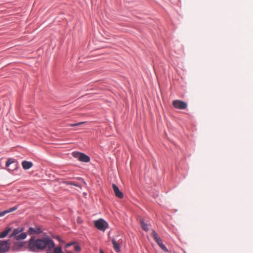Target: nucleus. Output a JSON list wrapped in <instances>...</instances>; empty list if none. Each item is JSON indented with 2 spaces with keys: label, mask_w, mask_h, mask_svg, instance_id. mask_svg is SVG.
<instances>
[{
  "label": "nucleus",
  "mask_w": 253,
  "mask_h": 253,
  "mask_svg": "<svg viewBox=\"0 0 253 253\" xmlns=\"http://www.w3.org/2000/svg\"><path fill=\"white\" fill-rule=\"evenodd\" d=\"M14 163V161L11 159H9L6 162L5 166L7 168L8 170H11L10 168H9V166Z\"/></svg>",
  "instance_id": "obj_16"
},
{
  "label": "nucleus",
  "mask_w": 253,
  "mask_h": 253,
  "mask_svg": "<svg viewBox=\"0 0 253 253\" xmlns=\"http://www.w3.org/2000/svg\"><path fill=\"white\" fill-rule=\"evenodd\" d=\"M17 208H18L17 206H15V207H13L9 209V210H5L3 211L0 212V217L4 216V215H5L7 213H8L11 212L15 211V210H16L17 209Z\"/></svg>",
  "instance_id": "obj_11"
},
{
  "label": "nucleus",
  "mask_w": 253,
  "mask_h": 253,
  "mask_svg": "<svg viewBox=\"0 0 253 253\" xmlns=\"http://www.w3.org/2000/svg\"><path fill=\"white\" fill-rule=\"evenodd\" d=\"M54 246V242L49 237H44L37 240L32 237L29 241L28 248L30 251L37 252L39 250H42L46 247L50 250Z\"/></svg>",
  "instance_id": "obj_1"
},
{
  "label": "nucleus",
  "mask_w": 253,
  "mask_h": 253,
  "mask_svg": "<svg viewBox=\"0 0 253 253\" xmlns=\"http://www.w3.org/2000/svg\"><path fill=\"white\" fill-rule=\"evenodd\" d=\"M94 224L97 229L102 231H104L108 227L107 222L101 218L94 221Z\"/></svg>",
  "instance_id": "obj_3"
},
{
  "label": "nucleus",
  "mask_w": 253,
  "mask_h": 253,
  "mask_svg": "<svg viewBox=\"0 0 253 253\" xmlns=\"http://www.w3.org/2000/svg\"><path fill=\"white\" fill-rule=\"evenodd\" d=\"M22 166L24 169H28L32 168L33 163L31 162L24 161L22 163Z\"/></svg>",
  "instance_id": "obj_10"
},
{
  "label": "nucleus",
  "mask_w": 253,
  "mask_h": 253,
  "mask_svg": "<svg viewBox=\"0 0 253 253\" xmlns=\"http://www.w3.org/2000/svg\"><path fill=\"white\" fill-rule=\"evenodd\" d=\"M72 155L74 158L78 159L81 162L87 163L90 161V158L88 156L82 153L74 152Z\"/></svg>",
  "instance_id": "obj_5"
},
{
  "label": "nucleus",
  "mask_w": 253,
  "mask_h": 253,
  "mask_svg": "<svg viewBox=\"0 0 253 253\" xmlns=\"http://www.w3.org/2000/svg\"><path fill=\"white\" fill-rule=\"evenodd\" d=\"M10 242L9 240H0V253H5L9 250Z\"/></svg>",
  "instance_id": "obj_7"
},
{
  "label": "nucleus",
  "mask_w": 253,
  "mask_h": 253,
  "mask_svg": "<svg viewBox=\"0 0 253 253\" xmlns=\"http://www.w3.org/2000/svg\"><path fill=\"white\" fill-rule=\"evenodd\" d=\"M66 183L68 185H73L76 186L77 187H78L80 188H82L81 186L79 184H78L77 183H75V182H74L72 181H67V182H66Z\"/></svg>",
  "instance_id": "obj_17"
},
{
  "label": "nucleus",
  "mask_w": 253,
  "mask_h": 253,
  "mask_svg": "<svg viewBox=\"0 0 253 253\" xmlns=\"http://www.w3.org/2000/svg\"><path fill=\"white\" fill-rule=\"evenodd\" d=\"M11 229L10 228H7L6 230L3 231L2 232L0 233V238H3L5 237L9 232L11 231Z\"/></svg>",
  "instance_id": "obj_14"
},
{
  "label": "nucleus",
  "mask_w": 253,
  "mask_h": 253,
  "mask_svg": "<svg viewBox=\"0 0 253 253\" xmlns=\"http://www.w3.org/2000/svg\"><path fill=\"white\" fill-rule=\"evenodd\" d=\"M42 232V230L39 227H30L29 230H28V233L30 235L31 234H38L41 233Z\"/></svg>",
  "instance_id": "obj_9"
},
{
  "label": "nucleus",
  "mask_w": 253,
  "mask_h": 253,
  "mask_svg": "<svg viewBox=\"0 0 253 253\" xmlns=\"http://www.w3.org/2000/svg\"><path fill=\"white\" fill-rule=\"evenodd\" d=\"M74 250H75L76 252H79V251H80V250H81V248H80V247L79 245H78L76 244V245L74 246Z\"/></svg>",
  "instance_id": "obj_20"
},
{
  "label": "nucleus",
  "mask_w": 253,
  "mask_h": 253,
  "mask_svg": "<svg viewBox=\"0 0 253 253\" xmlns=\"http://www.w3.org/2000/svg\"><path fill=\"white\" fill-rule=\"evenodd\" d=\"M85 123V122H80V123H77V124H69L68 125L69 126H81V125H82L83 124H84Z\"/></svg>",
  "instance_id": "obj_18"
},
{
  "label": "nucleus",
  "mask_w": 253,
  "mask_h": 253,
  "mask_svg": "<svg viewBox=\"0 0 253 253\" xmlns=\"http://www.w3.org/2000/svg\"><path fill=\"white\" fill-rule=\"evenodd\" d=\"M100 253H103L102 250H100Z\"/></svg>",
  "instance_id": "obj_22"
},
{
  "label": "nucleus",
  "mask_w": 253,
  "mask_h": 253,
  "mask_svg": "<svg viewBox=\"0 0 253 253\" xmlns=\"http://www.w3.org/2000/svg\"><path fill=\"white\" fill-rule=\"evenodd\" d=\"M112 242L115 251L117 252H119L120 251V245L116 242L115 239H112Z\"/></svg>",
  "instance_id": "obj_12"
},
{
  "label": "nucleus",
  "mask_w": 253,
  "mask_h": 253,
  "mask_svg": "<svg viewBox=\"0 0 253 253\" xmlns=\"http://www.w3.org/2000/svg\"><path fill=\"white\" fill-rule=\"evenodd\" d=\"M23 246V243L21 242H15L13 246L14 250H18Z\"/></svg>",
  "instance_id": "obj_15"
},
{
  "label": "nucleus",
  "mask_w": 253,
  "mask_h": 253,
  "mask_svg": "<svg viewBox=\"0 0 253 253\" xmlns=\"http://www.w3.org/2000/svg\"><path fill=\"white\" fill-rule=\"evenodd\" d=\"M152 235L153 237L154 240L158 244L160 248L165 252L168 253L169 250L167 248V247L163 244V242L162 239L158 237L157 233L155 230H153L152 233Z\"/></svg>",
  "instance_id": "obj_4"
},
{
  "label": "nucleus",
  "mask_w": 253,
  "mask_h": 253,
  "mask_svg": "<svg viewBox=\"0 0 253 253\" xmlns=\"http://www.w3.org/2000/svg\"><path fill=\"white\" fill-rule=\"evenodd\" d=\"M53 252L54 253H62L61 248L60 247L55 248Z\"/></svg>",
  "instance_id": "obj_19"
},
{
  "label": "nucleus",
  "mask_w": 253,
  "mask_h": 253,
  "mask_svg": "<svg viewBox=\"0 0 253 253\" xmlns=\"http://www.w3.org/2000/svg\"><path fill=\"white\" fill-rule=\"evenodd\" d=\"M112 187L115 196L119 198H123L124 196L123 194L121 191H120L118 187L115 184H113L112 185Z\"/></svg>",
  "instance_id": "obj_8"
},
{
  "label": "nucleus",
  "mask_w": 253,
  "mask_h": 253,
  "mask_svg": "<svg viewBox=\"0 0 253 253\" xmlns=\"http://www.w3.org/2000/svg\"><path fill=\"white\" fill-rule=\"evenodd\" d=\"M172 105L175 109L184 110L187 107V104L185 102L180 100H175L172 101Z\"/></svg>",
  "instance_id": "obj_6"
},
{
  "label": "nucleus",
  "mask_w": 253,
  "mask_h": 253,
  "mask_svg": "<svg viewBox=\"0 0 253 253\" xmlns=\"http://www.w3.org/2000/svg\"><path fill=\"white\" fill-rule=\"evenodd\" d=\"M24 229V227L23 226H20L14 229L12 234L10 235V237H14L17 241L25 239L27 237V235L26 233L22 232Z\"/></svg>",
  "instance_id": "obj_2"
},
{
  "label": "nucleus",
  "mask_w": 253,
  "mask_h": 253,
  "mask_svg": "<svg viewBox=\"0 0 253 253\" xmlns=\"http://www.w3.org/2000/svg\"><path fill=\"white\" fill-rule=\"evenodd\" d=\"M73 245V243H69L66 245V247L68 248Z\"/></svg>",
  "instance_id": "obj_21"
},
{
  "label": "nucleus",
  "mask_w": 253,
  "mask_h": 253,
  "mask_svg": "<svg viewBox=\"0 0 253 253\" xmlns=\"http://www.w3.org/2000/svg\"><path fill=\"white\" fill-rule=\"evenodd\" d=\"M141 227L143 230L147 231L149 230V225L145 223L143 220H141L140 221Z\"/></svg>",
  "instance_id": "obj_13"
}]
</instances>
